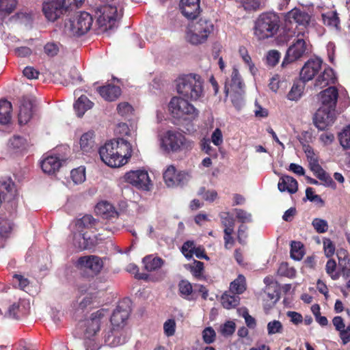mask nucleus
Returning <instances> with one entry per match:
<instances>
[{"label":"nucleus","mask_w":350,"mask_h":350,"mask_svg":"<svg viewBox=\"0 0 350 350\" xmlns=\"http://www.w3.org/2000/svg\"><path fill=\"white\" fill-rule=\"evenodd\" d=\"M105 313V310H98L84 321V346L86 350H98L103 342L111 347H116L126 342V338L114 329L107 332L105 330L103 338H100L98 334L104 324Z\"/></svg>","instance_id":"nucleus-1"},{"label":"nucleus","mask_w":350,"mask_h":350,"mask_svg":"<svg viewBox=\"0 0 350 350\" xmlns=\"http://www.w3.org/2000/svg\"><path fill=\"white\" fill-rule=\"evenodd\" d=\"M135 152L134 144L124 138L109 141L99 149L102 161L111 167L125 165Z\"/></svg>","instance_id":"nucleus-2"},{"label":"nucleus","mask_w":350,"mask_h":350,"mask_svg":"<svg viewBox=\"0 0 350 350\" xmlns=\"http://www.w3.org/2000/svg\"><path fill=\"white\" fill-rule=\"evenodd\" d=\"M159 145L163 152L170 154L191 150L194 143L187 139L180 132L168 130L160 135Z\"/></svg>","instance_id":"nucleus-3"},{"label":"nucleus","mask_w":350,"mask_h":350,"mask_svg":"<svg viewBox=\"0 0 350 350\" xmlns=\"http://www.w3.org/2000/svg\"><path fill=\"white\" fill-rule=\"evenodd\" d=\"M308 33V31L306 30L295 31L296 38L286 51V55L281 65L282 68H285L288 64L299 60L310 53L311 45L309 40L307 38Z\"/></svg>","instance_id":"nucleus-4"},{"label":"nucleus","mask_w":350,"mask_h":350,"mask_svg":"<svg viewBox=\"0 0 350 350\" xmlns=\"http://www.w3.org/2000/svg\"><path fill=\"white\" fill-rule=\"evenodd\" d=\"M280 28V18L274 12L261 14L256 20L254 33L258 40H265L277 34Z\"/></svg>","instance_id":"nucleus-5"},{"label":"nucleus","mask_w":350,"mask_h":350,"mask_svg":"<svg viewBox=\"0 0 350 350\" xmlns=\"http://www.w3.org/2000/svg\"><path fill=\"white\" fill-rule=\"evenodd\" d=\"M169 110L173 118L182 124L193 122L199 115L198 110L181 97L175 96L171 99Z\"/></svg>","instance_id":"nucleus-6"},{"label":"nucleus","mask_w":350,"mask_h":350,"mask_svg":"<svg viewBox=\"0 0 350 350\" xmlns=\"http://www.w3.org/2000/svg\"><path fill=\"white\" fill-rule=\"evenodd\" d=\"M122 14L123 8L121 5H105L98 8L96 12L97 23L101 31L116 28Z\"/></svg>","instance_id":"nucleus-7"},{"label":"nucleus","mask_w":350,"mask_h":350,"mask_svg":"<svg viewBox=\"0 0 350 350\" xmlns=\"http://www.w3.org/2000/svg\"><path fill=\"white\" fill-rule=\"evenodd\" d=\"M213 29L214 26L211 21L201 18L188 26L186 31V40L193 45L202 44L213 31Z\"/></svg>","instance_id":"nucleus-8"},{"label":"nucleus","mask_w":350,"mask_h":350,"mask_svg":"<svg viewBox=\"0 0 350 350\" xmlns=\"http://www.w3.org/2000/svg\"><path fill=\"white\" fill-rule=\"evenodd\" d=\"M92 23V16L86 12H81L65 23L64 31L70 36H80L90 31Z\"/></svg>","instance_id":"nucleus-9"},{"label":"nucleus","mask_w":350,"mask_h":350,"mask_svg":"<svg viewBox=\"0 0 350 350\" xmlns=\"http://www.w3.org/2000/svg\"><path fill=\"white\" fill-rule=\"evenodd\" d=\"M124 179L125 182L143 191H150L152 185L149 174L144 169L131 170L124 174Z\"/></svg>","instance_id":"nucleus-10"},{"label":"nucleus","mask_w":350,"mask_h":350,"mask_svg":"<svg viewBox=\"0 0 350 350\" xmlns=\"http://www.w3.org/2000/svg\"><path fill=\"white\" fill-rule=\"evenodd\" d=\"M285 23L297 24V30H307V27L310 23V16L305 11L295 8L290 10L285 15Z\"/></svg>","instance_id":"nucleus-11"},{"label":"nucleus","mask_w":350,"mask_h":350,"mask_svg":"<svg viewBox=\"0 0 350 350\" xmlns=\"http://www.w3.org/2000/svg\"><path fill=\"white\" fill-rule=\"evenodd\" d=\"M189 178L190 176L187 172H177L172 165L167 166L163 172V179L168 187L183 185L189 180Z\"/></svg>","instance_id":"nucleus-12"},{"label":"nucleus","mask_w":350,"mask_h":350,"mask_svg":"<svg viewBox=\"0 0 350 350\" xmlns=\"http://www.w3.org/2000/svg\"><path fill=\"white\" fill-rule=\"evenodd\" d=\"M336 118V113L334 109L320 107L315 113L313 122L319 130H325L327 126L332 125Z\"/></svg>","instance_id":"nucleus-13"},{"label":"nucleus","mask_w":350,"mask_h":350,"mask_svg":"<svg viewBox=\"0 0 350 350\" xmlns=\"http://www.w3.org/2000/svg\"><path fill=\"white\" fill-rule=\"evenodd\" d=\"M322 63L319 57L308 59L300 71L299 80L304 83L311 81L321 68Z\"/></svg>","instance_id":"nucleus-14"},{"label":"nucleus","mask_w":350,"mask_h":350,"mask_svg":"<svg viewBox=\"0 0 350 350\" xmlns=\"http://www.w3.org/2000/svg\"><path fill=\"white\" fill-rule=\"evenodd\" d=\"M77 267L80 269L90 270L92 273L97 275L103 267V262L96 256H84L77 260Z\"/></svg>","instance_id":"nucleus-15"},{"label":"nucleus","mask_w":350,"mask_h":350,"mask_svg":"<svg viewBox=\"0 0 350 350\" xmlns=\"http://www.w3.org/2000/svg\"><path fill=\"white\" fill-rule=\"evenodd\" d=\"M42 11L49 21L54 22L66 12L59 0H51L43 3Z\"/></svg>","instance_id":"nucleus-16"},{"label":"nucleus","mask_w":350,"mask_h":350,"mask_svg":"<svg viewBox=\"0 0 350 350\" xmlns=\"http://www.w3.org/2000/svg\"><path fill=\"white\" fill-rule=\"evenodd\" d=\"M174 83L176 88H202L204 85L202 77L196 73L180 75Z\"/></svg>","instance_id":"nucleus-17"},{"label":"nucleus","mask_w":350,"mask_h":350,"mask_svg":"<svg viewBox=\"0 0 350 350\" xmlns=\"http://www.w3.org/2000/svg\"><path fill=\"white\" fill-rule=\"evenodd\" d=\"M30 309V302L25 299H19L17 301L13 302L8 308L6 317L12 319H20L26 315Z\"/></svg>","instance_id":"nucleus-18"},{"label":"nucleus","mask_w":350,"mask_h":350,"mask_svg":"<svg viewBox=\"0 0 350 350\" xmlns=\"http://www.w3.org/2000/svg\"><path fill=\"white\" fill-rule=\"evenodd\" d=\"M72 243L74 247L79 250H84L90 249L94 245V240L91 239L86 232L77 231L71 229Z\"/></svg>","instance_id":"nucleus-19"},{"label":"nucleus","mask_w":350,"mask_h":350,"mask_svg":"<svg viewBox=\"0 0 350 350\" xmlns=\"http://www.w3.org/2000/svg\"><path fill=\"white\" fill-rule=\"evenodd\" d=\"M338 97V89H324L318 95L321 107L334 110L336 109Z\"/></svg>","instance_id":"nucleus-20"},{"label":"nucleus","mask_w":350,"mask_h":350,"mask_svg":"<svg viewBox=\"0 0 350 350\" xmlns=\"http://www.w3.org/2000/svg\"><path fill=\"white\" fill-rule=\"evenodd\" d=\"M124 303H121L113 311L111 317V323L114 327H121L125 323V321L129 317L131 309L129 306H124Z\"/></svg>","instance_id":"nucleus-21"},{"label":"nucleus","mask_w":350,"mask_h":350,"mask_svg":"<svg viewBox=\"0 0 350 350\" xmlns=\"http://www.w3.org/2000/svg\"><path fill=\"white\" fill-rule=\"evenodd\" d=\"M180 8L185 17L193 19L200 12V0H180Z\"/></svg>","instance_id":"nucleus-22"},{"label":"nucleus","mask_w":350,"mask_h":350,"mask_svg":"<svg viewBox=\"0 0 350 350\" xmlns=\"http://www.w3.org/2000/svg\"><path fill=\"white\" fill-rule=\"evenodd\" d=\"M35 101L29 98H24L19 107L18 122L26 124L31 118Z\"/></svg>","instance_id":"nucleus-23"},{"label":"nucleus","mask_w":350,"mask_h":350,"mask_svg":"<svg viewBox=\"0 0 350 350\" xmlns=\"http://www.w3.org/2000/svg\"><path fill=\"white\" fill-rule=\"evenodd\" d=\"M181 252L185 257L190 259L195 255L198 258L207 259L208 257L204 253V250L202 246H196L192 241H187L182 246Z\"/></svg>","instance_id":"nucleus-24"},{"label":"nucleus","mask_w":350,"mask_h":350,"mask_svg":"<svg viewBox=\"0 0 350 350\" xmlns=\"http://www.w3.org/2000/svg\"><path fill=\"white\" fill-rule=\"evenodd\" d=\"M137 129L134 124H131L129 126L126 123L120 122L118 123L116 128V133L122 136V138L126 137L129 142H131L134 144L135 151L137 150V146L135 143V138L137 135Z\"/></svg>","instance_id":"nucleus-25"},{"label":"nucleus","mask_w":350,"mask_h":350,"mask_svg":"<svg viewBox=\"0 0 350 350\" xmlns=\"http://www.w3.org/2000/svg\"><path fill=\"white\" fill-rule=\"evenodd\" d=\"M337 79L334 70L331 68H326L320 75L316 81V87L319 88H336Z\"/></svg>","instance_id":"nucleus-26"},{"label":"nucleus","mask_w":350,"mask_h":350,"mask_svg":"<svg viewBox=\"0 0 350 350\" xmlns=\"http://www.w3.org/2000/svg\"><path fill=\"white\" fill-rule=\"evenodd\" d=\"M278 188L280 192L295 193L298 190L297 181L292 176L284 175L280 178Z\"/></svg>","instance_id":"nucleus-27"},{"label":"nucleus","mask_w":350,"mask_h":350,"mask_svg":"<svg viewBox=\"0 0 350 350\" xmlns=\"http://www.w3.org/2000/svg\"><path fill=\"white\" fill-rule=\"evenodd\" d=\"M41 167L46 174H54L59 170L62 165V161L55 155H49L41 161Z\"/></svg>","instance_id":"nucleus-28"},{"label":"nucleus","mask_w":350,"mask_h":350,"mask_svg":"<svg viewBox=\"0 0 350 350\" xmlns=\"http://www.w3.org/2000/svg\"><path fill=\"white\" fill-rule=\"evenodd\" d=\"M12 104L5 99L0 100V124L7 125L12 119Z\"/></svg>","instance_id":"nucleus-29"},{"label":"nucleus","mask_w":350,"mask_h":350,"mask_svg":"<svg viewBox=\"0 0 350 350\" xmlns=\"http://www.w3.org/2000/svg\"><path fill=\"white\" fill-rule=\"evenodd\" d=\"M93 105L94 103L86 96L81 95L75 103L74 109L78 117H82Z\"/></svg>","instance_id":"nucleus-30"},{"label":"nucleus","mask_w":350,"mask_h":350,"mask_svg":"<svg viewBox=\"0 0 350 350\" xmlns=\"http://www.w3.org/2000/svg\"><path fill=\"white\" fill-rule=\"evenodd\" d=\"M95 223L96 220L92 216L86 215L75 221V222L71 225V229L85 232V230L93 227Z\"/></svg>","instance_id":"nucleus-31"},{"label":"nucleus","mask_w":350,"mask_h":350,"mask_svg":"<svg viewBox=\"0 0 350 350\" xmlns=\"http://www.w3.org/2000/svg\"><path fill=\"white\" fill-rule=\"evenodd\" d=\"M95 212L105 218L112 217L116 215L114 207L107 201L98 202L95 207Z\"/></svg>","instance_id":"nucleus-32"},{"label":"nucleus","mask_w":350,"mask_h":350,"mask_svg":"<svg viewBox=\"0 0 350 350\" xmlns=\"http://www.w3.org/2000/svg\"><path fill=\"white\" fill-rule=\"evenodd\" d=\"M94 133L89 131L83 133L80 138V147L81 150L88 153L91 152L94 148Z\"/></svg>","instance_id":"nucleus-33"},{"label":"nucleus","mask_w":350,"mask_h":350,"mask_svg":"<svg viewBox=\"0 0 350 350\" xmlns=\"http://www.w3.org/2000/svg\"><path fill=\"white\" fill-rule=\"evenodd\" d=\"M143 263L146 270L148 271H153L161 268L164 264V261L159 257L147 256L143 258Z\"/></svg>","instance_id":"nucleus-34"},{"label":"nucleus","mask_w":350,"mask_h":350,"mask_svg":"<svg viewBox=\"0 0 350 350\" xmlns=\"http://www.w3.org/2000/svg\"><path fill=\"white\" fill-rule=\"evenodd\" d=\"M246 290V280L244 275L239 274L230 284V291L233 294L240 295Z\"/></svg>","instance_id":"nucleus-35"},{"label":"nucleus","mask_w":350,"mask_h":350,"mask_svg":"<svg viewBox=\"0 0 350 350\" xmlns=\"http://www.w3.org/2000/svg\"><path fill=\"white\" fill-rule=\"evenodd\" d=\"M17 0H0V18L12 14L16 9Z\"/></svg>","instance_id":"nucleus-36"},{"label":"nucleus","mask_w":350,"mask_h":350,"mask_svg":"<svg viewBox=\"0 0 350 350\" xmlns=\"http://www.w3.org/2000/svg\"><path fill=\"white\" fill-rule=\"evenodd\" d=\"M178 292L181 297L187 300L193 299V291L191 284L187 280H181L178 283Z\"/></svg>","instance_id":"nucleus-37"},{"label":"nucleus","mask_w":350,"mask_h":350,"mask_svg":"<svg viewBox=\"0 0 350 350\" xmlns=\"http://www.w3.org/2000/svg\"><path fill=\"white\" fill-rule=\"evenodd\" d=\"M322 19L324 25L336 29H338L340 20L336 12L330 11L323 14Z\"/></svg>","instance_id":"nucleus-38"},{"label":"nucleus","mask_w":350,"mask_h":350,"mask_svg":"<svg viewBox=\"0 0 350 350\" xmlns=\"http://www.w3.org/2000/svg\"><path fill=\"white\" fill-rule=\"evenodd\" d=\"M240 298L239 295H230L228 293H225L222 295L221 301L222 306L226 309H230L236 307L239 305Z\"/></svg>","instance_id":"nucleus-39"},{"label":"nucleus","mask_w":350,"mask_h":350,"mask_svg":"<svg viewBox=\"0 0 350 350\" xmlns=\"http://www.w3.org/2000/svg\"><path fill=\"white\" fill-rule=\"evenodd\" d=\"M232 91H230V89H225L226 96H228L230 94L231 100L237 109H240L243 105V93L240 92L238 89H231Z\"/></svg>","instance_id":"nucleus-40"},{"label":"nucleus","mask_w":350,"mask_h":350,"mask_svg":"<svg viewBox=\"0 0 350 350\" xmlns=\"http://www.w3.org/2000/svg\"><path fill=\"white\" fill-rule=\"evenodd\" d=\"M239 53L242 58L244 63L246 64V66L248 67L250 73L252 75H255L258 71L257 68L255 66L254 64L253 63L252 58L250 55L248 53L247 50L244 46H241L239 49Z\"/></svg>","instance_id":"nucleus-41"},{"label":"nucleus","mask_w":350,"mask_h":350,"mask_svg":"<svg viewBox=\"0 0 350 350\" xmlns=\"http://www.w3.org/2000/svg\"><path fill=\"white\" fill-rule=\"evenodd\" d=\"M100 96L107 101H114L121 95V89H96Z\"/></svg>","instance_id":"nucleus-42"},{"label":"nucleus","mask_w":350,"mask_h":350,"mask_svg":"<svg viewBox=\"0 0 350 350\" xmlns=\"http://www.w3.org/2000/svg\"><path fill=\"white\" fill-rule=\"evenodd\" d=\"M9 146L15 152H21L27 146V140L21 136H14L10 140Z\"/></svg>","instance_id":"nucleus-43"},{"label":"nucleus","mask_w":350,"mask_h":350,"mask_svg":"<svg viewBox=\"0 0 350 350\" xmlns=\"http://www.w3.org/2000/svg\"><path fill=\"white\" fill-rule=\"evenodd\" d=\"M14 184L11 179L0 180V196L3 200L8 193L14 194Z\"/></svg>","instance_id":"nucleus-44"},{"label":"nucleus","mask_w":350,"mask_h":350,"mask_svg":"<svg viewBox=\"0 0 350 350\" xmlns=\"http://www.w3.org/2000/svg\"><path fill=\"white\" fill-rule=\"evenodd\" d=\"M178 92L187 99L196 100L202 95V89H178Z\"/></svg>","instance_id":"nucleus-45"},{"label":"nucleus","mask_w":350,"mask_h":350,"mask_svg":"<svg viewBox=\"0 0 350 350\" xmlns=\"http://www.w3.org/2000/svg\"><path fill=\"white\" fill-rule=\"evenodd\" d=\"M70 176L75 184L78 185L85 180V168L83 166H79L73 169L70 172Z\"/></svg>","instance_id":"nucleus-46"},{"label":"nucleus","mask_w":350,"mask_h":350,"mask_svg":"<svg viewBox=\"0 0 350 350\" xmlns=\"http://www.w3.org/2000/svg\"><path fill=\"white\" fill-rule=\"evenodd\" d=\"M291 256L295 260H300L304 254L303 245L299 241H292Z\"/></svg>","instance_id":"nucleus-47"},{"label":"nucleus","mask_w":350,"mask_h":350,"mask_svg":"<svg viewBox=\"0 0 350 350\" xmlns=\"http://www.w3.org/2000/svg\"><path fill=\"white\" fill-rule=\"evenodd\" d=\"M269 288H267L263 295V300L266 302L265 303V310H269L270 308L274 306L278 299V295L275 292H269Z\"/></svg>","instance_id":"nucleus-48"},{"label":"nucleus","mask_w":350,"mask_h":350,"mask_svg":"<svg viewBox=\"0 0 350 350\" xmlns=\"http://www.w3.org/2000/svg\"><path fill=\"white\" fill-rule=\"evenodd\" d=\"M117 111L122 117L130 118L133 115V108L129 103H120L117 106Z\"/></svg>","instance_id":"nucleus-49"},{"label":"nucleus","mask_w":350,"mask_h":350,"mask_svg":"<svg viewBox=\"0 0 350 350\" xmlns=\"http://www.w3.org/2000/svg\"><path fill=\"white\" fill-rule=\"evenodd\" d=\"M267 329L269 335H273L282 334L284 328L282 323L280 321L273 320L267 323Z\"/></svg>","instance_id":"nucleus-50"},{"label":"nucleus","mask_w":350,"mask_h":350,"mask_svg":"<svg viewBox=\"0 0 350 350\" xmlns=\"http://www.w3.org/2000/svg\"><path fill=\"white\" fill-rule=\"evenodd\" d=\"M340 145L345 149H350V126L345 128L338 135Z\"/></svg>","instance_id":"nucleus-51"},{"label":"nucleus","mask_w":350,"mask_h":350,"mask_svg":"<svg viewBox=\"0 0 350 350\" xmlns=\"http://www.w3.org/2000/svg\"><path fill=\"white\" fill-rule=\"evenodd\" d=\"M336 261L332 259L328 260L326 263V265H325L326 273L334 280H336L340 278V273L336 271Z\"/></svg>","instance_id":"nucleus-52"},{"label":"nucleus","mask_w":350,"mask_h":350,"mask_svg":"<svg viewBox=\"0 0 350 350\" xmlns=\"http://www.w3.org/2000/svg\"><path fill=\"white\" fill-rule=\"evenodd\" d=\"M287 85L288 81L284 77L275 75L270 79V88H285Z\"/></svg>","instance_id":"nucleus-53"},{"label":"nucleus","mask_w":350,"mask_h":350,"mask_svg":"<svg viewBox=\"0 0 350 350\" xmlns=\"http://www.w3.org/2000/svg\"><path fill=\"white\" fill-rule=\"evenodd\" d=\"M219 217L222 225L225 227L224 229L232 228L234 230V219L228 212L221 213Z\"/></svg>","instance_id":"nucleus-54"},{"label":"nucleus","mask_w":350,"mask_h":350,"mask_svg":"<svg viewBox=\"0 0 350 350\" xmlns=\"http://www.w3.org/2000/svg\"><path fill=\"white\" fill-rule=\"evenodd\" d=\"M66 12L72 11L81 6L84 0H59Z\"/></svg>","instance_id":"nucleus-55"},{"label":"nucleus","mask_w":350,"mask_h":350,"mask_svg":"<svg viewBox=\"0 0 350 350\" xmlns=\"http://www.w3.org/2000/svg\"><path fill=\"white\" fill-rule=\"evenodd\" d=\"M281 57L280 53L277 50L269 51L266 56L267 64L270 66H275Z\"/></svg>","instance_id":"nucleus-56"},{"label":"nucleus","mask_w":350,"mask_h":350,"mask_svg":"<svg viewBox=\"0 0 350 350\" xmlns=\"http://www.w3.org/2000/svg\"><path fill=\"white\" fill-rule=\"evenodd\" d=\"M237 219L241 223L251 222L252 217L251 213L241 208H235L234 210Z\"/></svg>","instance_id":"nucleus-57"},{"label":"nucleus","mask_w":350,"mask_h":350,"mask_svg":"<svg viewBox=\"0 0 350 350\" xmlns=\"http://www.w3.org/2000/svg\"><path fill=\"white\" fill-rule=\"evenodd\" d=\"M312 225L315 230L319 233H324L328 229L327 222L322 219L315 218L312 222Z\"/></svg>","instance_id":"nucleus-58"},{"label":"nucleus","mask_w":350,"mask_h":350,"mask_svg":"<svg viewBox=\"0 0 350 350\" xmlns=\"http://www.w3.org/2000/svg\"><path fill=\"white\" fill-rule=\"evenodd\" d=\"M13 283L14 285H18L21 290L28 292L29 282L27 278H24L21 275H15Z\"/></svg>","instance_id":"nucleus-59"},{"label":"nucleus","mask_w":350,"mask_h":350,"mask_svg":"<svg viewBox=\"0 0 350 350\" xmlns=\"http://www.w3.org/2000/svg\"><path fill=\"white\" fill-rule=\"evenodd\" d=\"M243 85V81L239 70L236 68H233L230 85L231 88H241Z\"/></svg>","instance_id":"nucleus-60"},{"label":"nucleus","mask_w":350,"mask_h":350,"mask_svg":"<svg viewBox=\"0 0 350 350\" xmlns=\"http://www.w3.org/2000/svg\"><path fill=\"white\" fill-rule=\"evenodd\" d=\"M198 194L202 197V198L208 202H213L217 198V193L215 190H206L205 188H201Z\"/></svg>","instance_id":"nucleus-61"},{"label":"nucleus","mask_w":350,"mask_h":350,"mask_svg":"<svg viewBox=\"0 0 350 350\" xmlns=\"http://www.w3.org/2000/svg\"><path fill=\"white\" fill-rule=\"evenodd\" d=\"M235 331V323L233 321H228L220 327V332L224 336L232 335Z\"/></svg>","instance_id":"nucleus-62"},{"label":"nucleus","mask_w":350,"mask_h":350,"mask_svg":"<svg viewBox=\"0 0 350 350\" xmlns=\"http://www.w3.org/2000/svg\"><path fill=\"white\" fill-rule=\"evenodd\" d=\"M211 142L216 146H220L224 142L223 133L220 129H215L211 134Z\"/></svg>","instance_id":"nucleus-63"},{"label":"nucleus","mask_w":350,"mask_h":350,"mask_svg":"<svg viewBox=\"0 0 350 350\" xmlns=\"http://www.w3.org/2000/svg\"><path fill=\"white\" fill-rule=\"evenodd\" d=\"M216 334L211 327H206L202 332V338L206 344H211L214 342Z\"/></svg>","instance_id":"nucleus-64"}]
</instances>
